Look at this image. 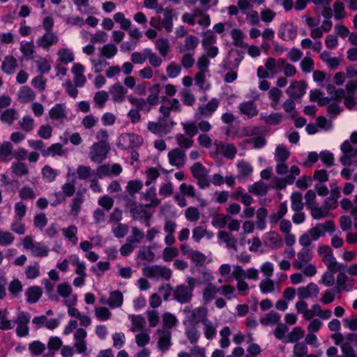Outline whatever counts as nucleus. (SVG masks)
I'll use <instances>...</instances> for the list:
<instances>
[{"mask_svg": "<svg viewBox=\"0 0 357 357\" xmlns=\"http://www.w3.org/2000/svg\"><path fill=\"white\" fill-rule=\"evenodd\" d=\"M313 258V253L310 248H303L297 254L293 261V266L301 271L302 273L308 278H312L317 273V269L314 264H309Z\"/></svg>", "mask_w": 357, "mask_h": 357, "instance_id": "obj_1", "label": "nucleus"}, {"mask_svg": "<svg viewBox=\"0 0 357 357\" xmlns=\"http://www.w3.org/2000/svg\"><path fill=\"white\" fill-rule=\"evenodd\" d=\"M185 282L187 284H181L172 289L173 299L181 304L189 303L192 301L197 280L192 277H188Z\"/></svg>", "mask_w": 357, "mask_h": 357, "instance_id": "obj_2", "label": "nucleus"}, {"mask_svg": "<svg viewBox=\"0 0 357 357\" xmlns=\"http://www.w3.org/2000/svg\"><path fill=\"white\" fill-rule=\"evenodd\" d=\"M167 119L162 116L158 118L157 122L149 121L147 125L148 130L159 137L166 135L172 131L175 125L173 121H168Z\"/></svg>", "mask_w": 357, "mask_h": 357, "instance_id": "obj_3", "label": "nucleus"}, {"mask_svg": "<svg viewBox=\"0 0 357 357\" xmlns=\"http://www.w3.org/2000/svg\"><path fill=\"white\" fill-rule=\"evenodd\" d=\"M142 273L146 278L158 280L160 278L169 280L172 275L171 269L161 265L148 266L142 268Z\"/></svg>", "mask_w": 357, "mask_h": 357, "instance_id": "obj_4", "label": "nucleus"}, {"mask_svg": "<svg viewBox=\"0 0 357 357\" xmlns=\"http://www.w3.org/2000/svg\"><path fill=\"white\" fill-rule=\"evenodd\" d=\"M183 312L186 316V321L195 324H203L205 320L208 319V310L204 306L192 309L191 306L188 305L184 307Z\"/></svg>", "mask_w": 357, "mask_h": 357, "instance_id": "obj_5", "label": "nucleus"}, {"mask_svg": "<svg viewBox=\"0 0 357 357\" xmlns=\"http://www.w3.org/2000/svg\"><path fill=\"white\" fill-rule=\"evenodd\" d=\"M144 142L143 137L135 133H123L118 138L117 146L121 149L138 148Z\"/></svg>", "mask_w": 357, "mask_h": 357, "instance_id": "obj_6", "label": "nucleus"}, {"mask_svg": "<svg viewBox=\"0 0 357 357\" xmlns=\"http://www.w3.org/2000/svg\"><path fill=\"white\" fill-rule=\"evenodd\" d=\"M109 150V146L107 142H96L90 149L89 158L93 162L100 163L106 158Z\"/></svg>", "mask_w": 357, "mask_h": 357, "instance_id": "obj_7", "label": "nucleus"}, {"mask_svg": "<svg viewBox=\"0 0 357 357\" xmlns=\"http://www.w3.org/2000/svg\"><path fill=\"white\" fill-rule=\"evenodd\" d=\"M157 348L162 352L168 351L172 347V332L168 328H158L155 333Z\"/></svg>", "mask_w": 357, "mask_h": 357, "instance_id": "obj_8", "label": "nucleus"}, {"mask_svg": "<svg viewBox=\"0 0 357 357\" xmlns=\"http://www.w3.org/2000/svg\"><path fill=\"white\" fill-rule=\"evenodd\" d=\"M30 319L31 316L27 312L20 311L17 313L13 322L17 325L15 331L18 337H23L29 335Z\"/></svg>", "mask_w": 357, "mask_h": 357, "instance_id": "obj_9", "label": "nucleus"}, {"mask_svg": "<svg viewBox=\"0 0 357 357\" xmlns=\"http://www.w3.org/2000/svg\"><path fill=\"white\" fill-rule=\"evenodd\" d=\"M335 230V223L332 220H328L324 223L317 224L310 228L308 232L313 241H317L320 237L325 236L326 232L333 233Z\"/></svg>", "mask_w": 357, "mask_h": 357, "instance_id": "obj_10", "label": "nucleus"}, {"mask_svg": "<svg viewBox=\"0 0 357 357\" xmlns=\"http://www.w3.org/2000/svg\"><path fill=\"white\" fill-rule=\"evenodd\" d=\"M220 105L218 99L213 98L205 105H201L198 107L195 114V118L197 120H201L203 118H209L217 110Z\"/></svg>", "mask_w": 357, "mask_h": 357, "instance_id": "obj_11", "label": "nucleus"}, {"mask_svg": "<svg viewBox=\"0 0 357 357\" xmlns=\"http://www.w3.org/2000/svg\"><path fill=\"white\" fill-rule=\"evenodd\" d=\"M343 155L340 157V162L345 167L352 164V158L357 156V147L353 145L349 141H344L340 147Z\"/></svg>", "mask_w": 357, "mask_h": 357, "instance_id": "obj_12", "label": "nucleus"}, {"mask_svg": "<svg viewBox=\"0 0 357 357\" xmlns=\"http://www.w3.org/2000/svg\"><path fill=\"white\" fill-rule=\"evenodd\" d=\"M50 119L63 124L68 118V110L64 103L55 104L48 112Z\"/></svg>", "mask_w": 357, "mask_h": 357, "instance_id": "obj_13", "label": "nucleus"}, {"mask_svg": "<svg viewBox=\"0 0 357 357\" xmlns=\"http://www.w3.org/2000/svg\"><path fill=\"white\" fill-rule=\"evenodd\" d=\"M59 41V38L55 32L45 31L37 40V46L45 51H49L51 47L56 45Z\"/></svg>", "mask_w": 357, "mask_h": 357, "instance_id": "obj_14", "label": "nucleus"}, {"mask_svg": "<svg viewBox=\"0 0 357 357\" xmlns=\"http://www.w3.org/2000/svg\"><path fill=\"white\" fill-rule=\"evenodd\" d=\"M181 110V105L178 99L167 98L163 99L162 103L159 109V112L165 118L169 117L171 112H179Z\"/></svg>", "mask_w": 357, "mask_h": 357, "instance_id": "obj_15", "label": "nucleus"}, {"mask_svg": "<svg viewBox=\"0 0 357 357\" xmlns=\"http://www.w3.org/2000/svg\"><path fill=\"white\" fill-rule=\"evenodd\" d=\"M297 26L292 22H284L278 29V36L284 41L292 40L297 36Z\"/></svg>", "mask_w": 357, "mask_h": 357, "instance_id": "obj_16", "label": "nucleus"}, {"mask_svg": "<svg viewBox=\"0 0 357 357\" xmlns=\"http://www.w3.org/2000/svg\"><path fill=\"white\" fill-rule=\"evenodd\" d=\"M307 84L302 80H294L286 90L287 94L294 99H300L305 93Z\"/></svg>", "mask_w": 357, "mask_h": 357, "instance_id": "obj_17", "label": "nucleus"}, {"mask_svg": "<svg viewBox=\"0 0 357 357\" xmlns=\"http://www.w3.org/2000/svg\"><path fill=\"white\" fill-rule=\"evenodd\" d=\"M128 89L120 82H116L109 88V93L114 103H122L126 100Z\"/></svg>", "mask_w": 357, "mask_h": 357, "instance_id": "obj_18", "label": "nucleus"}, {"mask_svg": "<svg viewBox=\"0 0 357 357\" xmlns=\"http://www.w3.org/2000/svg\"><path fill=\"white\" fill-rule=\"evenodd\" d=\"M86 336L87 332L82 328H79L74 333V347L79 354H86Z\"/></svg>", "mask_w": 357, "mask_h": 357, "instance_id": "obj_19", "label": "nucleus"}, {"mask_svg": "<svg viewBox=\"0 0 357 357\" xmlns=\"http://www.w3.org/2000/svg\"><path fill=\"white\" fill-rule=\"evenodd\" d=\"M319 294V287L314 282H310L306 286H302L298 288L297 295L299 299L314 298Z\"/></svg>", "mask_w": 357, "mask_h": 357, "instance_id": "obj_20", "label": "nucleus"}, {"mask_svg": "<svg viewBox=\"0 0 357 357\" xmlns=\"http://www.w3.org/2000/svg\"><path fill=\"white\" fill-rule=\"evenodd\" d=\"M122 172V167L119 164L102 165L97 168L96 174L98 178H102L105 176L111 177L118 176Z\"/></svg>", "mask_w": 357, "mask_h": 357, "instance_id": "obj_21", "label": "nucleus"}, {"mask_svg": "<svg viewBox=\"0 0 357 357\" xmlns=\"http://www.w3.org/2000/svg\"><path fill=\"white\" fill-rule=\"evenodd\" d=\"M347 266L344 264V269L337 271L338 274L336 278L337 291H351L353 287V280H350L345 273Z\"/></svg>", "mask_w": 357, "mask_h": 357, "instance_id": "obj_22", "label": "nucleus"}, {"mask_svg": "<svg viewBox=\"0 0 357 357\" xmlns=\"http://www.w3.org/2000/svg\"><path fill=\"white\" fill-rule=\"evenodd\" d=\"M215 146L216 152L227 159L233 160L237 153V149L234 144L218 142L215 143Z\"/></svg>", "mask_w": 357, "mask_h": 357, "instance_id": "obj_23", "label": "nucleus"}, {"mask_svg": "<svg viewBox=\"0 0 357 357\" xmlns=\"http://www.w3.org/2000/svg\"><path fill=\"white\" fill-rule=\"evenodd\" d=\"M168 159L172 165L180 168L185 165V153L181 149H174L168 153Z\"/></svg>", "mask_w": 357, "mask_h": 357, "instance_id": "obj_24", "label": "nucleus"}, {"mask_svg": "<svg viewBox=\"0 0 357 357\" xmlns=\"http://www.w3.org/2000/svg\"><path fill=\"white\" fill-rule=\"evenodd\" d=\"M18 68L17 59L11 54L6 56L1 65V71L8 75H13Z\"/></svg>", "mask_w": 357, "mask_h": 357, "instance_id": "obj_25", "label": "nucleus"}, {"mask_svg": "<svg viewBox=\"0 0 357 357\" xmlns=\"http://www.w3.org/2000/svg\"><path fill=\"white\" fill-rule=\"evenodd\" d=\"M71 71L73 75V82L75 86H83L86 82V77L84 75L85 71L84 66L79 63H75L72 67Z\"/></svg>", "mask_w": 357, "mask_h": 357, "instance_id": "obj_26", "label": "nucleus"}, {"mask_svg": "<svg viewBox=\"0 0 357 357\" xmlns=\"http://www.w3.org/2000/svg\"><path fill=\"white\" fill-rule=\"evenodd\" d=\"M84 202V196L81 192H77L75 196L69 204V214L77 218L82 210V206Z\"/></svg>", "mask_w": 357, "mask_h": 357, "instance_id": "obj_27", "label": "nucleus"}, {"mask_svg": "<svg viewBox=\"0 0 357 357\" xmlns=\"http://www.w3.org/2000/svg\"><path fill=\"white\" fill-rule=\"evenodd\" d=\"M20 50L22 59L26 61L34 60L36 58V51L33 40L22 42L20 43Z\"/></svg>", "mask_w": 357, "mask_h": 357, "instance_id": "obj_28", "label": "nucleus"}, {"mask_svg": "<svg viewBox=\"0 0 357 357\" xmlns=\"http://www.w3.org/2000/svg\"><path fill=\"white\" fill-rule=\"evenodd\" d=\"M264 244L268 248L276 250L282 248V239L279 234L275 231H269L264 236Z\"/></svg>", "mask_w": 357, "mask_h": 357, "instance_id": "obj_29", "label": "nucleus"}, {"mask_svg": "<svg viewBox=\"0 0 357 357\" xmlns=\"http://www.w3.org/2000/svg\"><path fill=\"white\" fill-rule=\"evenodd\" d=\"M219 293V288L213 283L207 284L202 289V302L204 305L209 304Z\"/></svg>", "mask_w": 357, "mask_h": 357, "instance_id": "obj_30", "label": "nucleus"}, {"mask_svg": "<svg viewBox=\"0 0 357 357\" xmlns=\"http://www.w3.org/2000/svg\"><path fill=\"white\" fill-rule=\"evenodd\" d=\"M238 109L241 114L246 116L249 119L256 116L258 114L256 105L251 100L239 104Z\"/></svg>", "mask_w": 357, "mask_h": 357, "instance_id": "obj_31", "label": "nucleus"}, {"mask_svg": "<svg viewBox=\"0 0 357 357\" xmlns=\"http://www.w3.org/2000/svg\"><path fill=\"white\" fill-rule=\"evenodd\" d=\"M131 326L130 331L134 333L144 331L146 327L145 318L141 314H130L128 316Z\"/></svg>", "mask_w": 357, "mask_h": 357, "instance_id": "obj_32", "label": "nucleus"}, {"mask_svg": "<svg viewBox=\"0 0 357 357\" xmlns=\"http://www.w3.org/2000/svg\"><path fill=\"white\" fill-rule=\"evenodd\" d=\"M36 99V93L28 86L21 87L17 93V100L23 104H27Z\"/></svg>", "mask_w": 357, "mask_h": 357, "instance_id": "obj_33", "label": "nucleus"}, {"mask_svg": "<svg viewBox=\"0 0 357 357\" xmlns=\"http://www.w3.org/2000/svg\"><path fill=\"white\" fill-rule=\"evenodd\" d=\"M218 239L220 243H225L227 248L236 250L237 239L229 232L220 230L217 234Z\"/></svg>", "mask_w": 357, "mask_h": 357, "instance_id": "obj_34", "label": "nucleus"}, {"mask_svg": "<svg viewBox=\"0 0 357 357\" xmlns=\"http://www.w3.org/2000/svg\"><path fill=\"white\" fill-rule=\"evenodd\" d=\"M213 236V233L208 231L206 227L204 225L196 226L192 229V239L197 243H199L204 237L211 239Z\"/></svg>", "mask_w": 357, "mask_h": 357, "instance_id": "obj_35", "label": "nucleus"}, {"mask_svg": "<svg viewBox=\"0 0 357 357\" xmlns=\"http://www.w3.org/2000/svg\"><path fill=\"white\" fill-rule=\"evenodd\" d=\"M70 264L75 267V273L76 275H86V266L84 261H82L79 256L75 254L69 255Z\"/></svg>", "mask_w": 357, "mask_h": 357, "instance_id": "obj_36", "label": "nucleus"}, {"mask_svg": "<svg viewBox=\"0 0 357 357\" xmlns=\"http://www.w3.org/2000/svg\"><path fill=\"white\" fill-rule=\"evenodd\" d=\"M77 231V227L73 225L61 229L63 236L73 245H75L78 243Z\"/></svg>", "mask_w": 357, "mask_h": 357, "instance_id": "obj_37", "label": "nucleus"}, {"mask_svg": "<svg viewBox=\"0 0 357 357\" xmlns=\"http://www.w3.org/2000/svg\"><path fill=\"white\" fill-rule=\"evenodd\" d=\"M321 260L326 266L328 271L332 273H337V271L344 269V264L337 261L333 252Z\"/></svg>", "mask_w": 357, "mask_h": 357, "instance_id": "obj_38", "label": "nucleus"}, {"mask_svg": "<svg viewBox=\"0 0 357 357\" xmlns=\"http://www.w3.org/2000/svg\"><path fill=\"white\" fill-rule=\"evenodd\" d=\"M123 302V294L119 291H111L109 296L106 304L108 305L111 308L120 307Z\"/></svg>", "mask_w": 357, "mask_h": 357, "instance_id": "obj_39", "label": "nucleus"}, {"mask_svg": "<svg viewBox=\"0 0 357 357\" xmlns=\"http://www.w3.org/2000/svg\"><path fill=\"white\" fill-rule=\"evenodd\" d=\"M143 198L149 202L146 204V207H156L160 204V199L157 197L155 188L153 187L143 193Z\"/></svg>", "mask_w": 357, "mask_h": 357, "instance_id": "obj_40", "label": "nucleus"}, {"mask_svg": "<svg viewBox=\"0 0 357 357\" xmlns=\"http://www.w3.org/2000/svg\"><path fill=\"white\" fill-rule=\"evenodd\" d=\"M58 61L64 65H67L73 62L75 56L71 50L67 47H61L57 52Z\"/></svg>", "mask_w": 357, "mask_h": 357, "instance_id": "obj_41", "label": "nucleus"}, {"mask_svg": "<svg viewBox=\"0 0 357 357\" xmlns=\"http://www.w3.org/2000/svg\"><path fill=\"white\" fill-rule=\"evenodd\" d=\"M42 294V289L38 286H32L29 287L25 291L26 301L29 303H36L40 298Z\"/></svg>", "mask_w": 357, "mask_h": 357, "instance_id": "obj_42", "label": "nucleus"}, {"mask_svg": "<svg viewBox=\"0 0 357 357\" xmlns=\"http://www.w3.org/2000/svg\"><path fill=\"white\" fill-rule=\"evenodd\" d=\"M144 238V231L136 227H132L131 228V234L127 237L126 241L137 248Z\"/></svg>", "mask_w": 357, "mask_h": 357, "instance_id": "obj_43", "label": "nucleus"}, {"mask_svg": "<svg viewBox=\"0 0 357 357\" xmlns=\"http://www.w3.org/2000/svg\"><path fill=\"white\" fill-rule=\"evenodd\" d=\"M230 34L233 40V45L235 47L241 48H246L248 47V44L245 43L243 41L245 38V35L240 29H233L231 31Z\"/></svg>", "mask_w": 357, "mask_h": 357, "instance_id": "obj_44", "label": "nucleus"}, {"mask_svg": "<svg viewBox=\"0 0 357 357\" xmlns=\"http://www.w3.org/2000/svg\"><path fill=\"white\" fill-rule=\"evenodd\" d=\"M155 47L160 55L166 57L170 52V44L167 38H160L155 42Z\"/></svg>", "mask_w": 357, "mask_h": 357, "instance_id": "obj_45", "label": "nucleus"}, {"mask_svg": "<svg viewBox=\"0 0 357 357\" xmlns=\"http://www.w3.org/2000/svg\"><path fill=\"white\" fill-rule=\"evenodd\" d=\"M199 44V39L192 35H189L185 38V44L179 48L180 53L194 51Z\"/></svg>", "mask_w": 357, "mask_h": 357, "instance_id": "obj_46", "label": "nucleus"}, {"mask_svg": "<svg viewBox=\"0 0 357 357\" xmlns=\"http://www.w3.org/2000/svg\"><path fill=\"white\" fill-rule=\"evenodd\" d=\"M236 167L238 171L237 177L238 178H243L250 175L253 171L251 165L245 160L239 161L236 165Z\"/></svg>", "mask_w": 357, "mask_h": 357, "instance_id": "obj_47", "label": "nucleus"}, {"mask_svg": "<svg viewBox=\"0 0 357 357\" xmlns=\"http://www.w3.org/2000/svg\"><path fill=\"white\" fill-rule=\"evenodd\" d=\"M8 312L7 309L0 310V329L8 331L13 329L15 326V322L8 319Z\"/></svg>", "mask_w": 357, "mask_h": 357, "instance_id": "obj_48", "label": "nucleus"}, {"mask_svg": "<svg viewBox=\"0 0 357 357\" xmlns=\"http://www.w3.org/2000/svg\"><path fill=\"white\" fill-rule=\"evenodd\" d=\"M65 154L66 151L63 149L62 145L59 143L52 144L43 152L44 157H54L56 155L63 156Z\"/></svg>", "mask_w": 357, "mask_h": 357, "instance_id": "obj_49", "label": "nucleus"}, {"mask_svg": "<svg viewBox=\"0 0 357 357\" xmlns=\"http://www.w3.org/2000/svg\"><path fill=\"white\" fill-rule=\"evenodd\" d=\"M164 18L162 22L163 27L167 33H170L173 29L172 9L167 7L164 10Z\"/></svg>", "mask_w": 357, "mask_h": 357, "instance_id": "obj_50", "label": "nucleus"}, {"mask_svg": "<svg viewBox=\"0 0 357 357\" xmlns=\"http://www.w3.org/2000/svg\"><path fill=\"white\" fill-rule=\"evenodd\" d=\"M43 179L47 183H52L56 180L59 172L58 170L50 165H45L41 170Z\"/></svg>", "mask_w": 357, "mask_h": 357, "instance_id": "obj_51", "label": "nucleus"}, {"mask_svg": "<svg viewBox=\"0 0 357 357\" xmlns=\"http://www.w3.org/2000/svg\"><path fill=\"white\" fill-rule=\"evenodd\" d=\"M326 89L327 93L332 96V100L335 102H341L344 98V90L343 89H336L333 84H328L326 86Z\"/></svg>", "mask_w": 357, "mask_h": 357, "instance_id": "obj_52", "label": "nucleus"}, {"mask_svg": "<svg viewBox=\"0 0 357 357\" xmlns=\"http://www.w3.org/2000/svg\"><path fill=\"white\" fill-rule=\"evenodd\" d=\"M280 320V315L277 312L272 310L260 319V323L263 326H267L278 324Z\"/></svg>", "mask_w": 357, "mask_h": 357, "instance_id": "obj_53", "label": "nucleus"}, {"mask_svg": "<svg viewBox=\"0 0 357 357\" xmlns=\"http://www.w3.org/2000/svg\"><path fill=\"white\" fill-rule=\"evenodd\" d=\"M162 327L161 328H168L169 331L178 324V319L176 316L170 312H165L162 315Z\"/></svg>", "mask_w": 357, "mask_h": 357, "instance_id": "obj_54", "label": "nucleus"}, {"mask_svg": "<svg viewBox=\"0 0 357 357\" xmlns=\"http://www.w3.org/2000/svg\"><path fill=\"white\" fill-rule=\"evenodd\" d=\"M295 308L297 313L302 314L305 320H310L311 312L308 308V304L304 299H299L295 304Z\"/></svg>", "mask_w": 357, "mask_h": 357, "instance_id": "obj_55", "label": "nucleus"}, {"mask_svg": "<svg viewBox=\"0 0 357 357\" xmlns=\"http://www.w3.org/2000/svg\"><path fill=\"white\" fill-rule=\"evenodd\" d=\"M128 100L132 105L137 107L135 109H138L139 112V110H144L149 112L151 110V107L148 106L146 100L144 98H137L130 95L128 96Z\"/></svg>", "mask_w": 357, "mask_h": 357, "instance_id": "obj_56", "label": "nucleus"}, {"mask_svg": "<svg viewBox=\"0 0 357 357\" xmlns=\"http://www.w3.org/2000/svg\"><path fill=\"white\" fill-rule=\"evenodd\" d=\"M229 220V215L223 213H217L212 217L211 224L216 228L222 229L226 226Z\"/></svg>", "mask_w": 357, "mask_h": 357, "instance_id": "obj_57", "label": "nucleus"}, {"mask_svg": "<svg viewBox=\"0 0 357 357\" xmlns=\"http://www.w3.org/2000/svg\"><path fill=\"white\" fill-rule=\"evenodd\" d=\"M18 113L16 109L10 108L7 109L2 112L0 116L1 121L11 126L13 123L17 119Z\"/></svg>", "mask_w": 357, "mask_h": 357, "instance_id": "obj_58", "label": "nucleus"}, {"mask_svg": "<svg viewBox=\"0 0 357 357\" xmlns=\"http://www.w3.org/2000/svg\"><path fill=\"white\" fill-rule=\"evenodd\" d=\"M56 292L57 294L63 298L65 300L70 298L72 296H77L76 295H73V288L71 286L66 283L63 282L57 285L56 287Z\"/></svg>", "mask_w": 357, "mask_h": 357, "instance_id": "obj_59", "label": "nucleus"}, {"mask_svg": "<svg viewBox=\"0 0 357 357\" xmlns=\"http://www.w3.org/2000/svg\"><path fill=\"white\" fill-rule=\"evenodd\" d=\"M38 70L41 74H47L51 70V63L44 56H38L37 59L34 60Z\"/></svg>", "mask_w": 357, "mask_h": 357, "instance_id": "obj_60", "label": "nucleus"}, {"mask_svg": "<svg viewBox=\"0 0 357 357\" xmlns=\"http://www.w3.org/2000/svg\"><path fill=\"white\" fill-rule=\"evenodd\" d=\"M204 326V336L207 340H212L217 333L215 325L210 320L207 319L202 324Z\"/></svg>", "mask_w": 357, "mask_h": 357, "instance_id": "obj_61", "label": "nucleus"}, {"mask_svg": "<svg viewBox=\"0 0 357 357\" xmlns=\"http://www.w3.org/2000/svg\"><path fill=\"white\" fill-rule=\"evenodd\" d=\"M31 255L36 257H45L49 254V249L40 242H36L31 250Z\"/></svg>", "mask_w": 357, "mask_h": 357, "instance_id": "obj_62", "label": "nucleus"}, {"mask_svg": "<svg viewBox=\"0 0 357 357\" xmlns=\"http://www.w3.org/2000/svg\"><path fill=\"white\" fill-rule=\"evenodd\" d=\"M303 195L301 192H295L291 196V207L294 211L299 212L303 208Z\"/></svg>", "mask_w": 357, "mask_h": 357, "instance_id": "obj_63", "label": "nucleus"}, {"mask_svg": "<svg viewBox=\"0 0 357 357\" xmlns=\"http://www.w3.org/2000/svg\"><path fill=\"white\" fill-rule=\"evenodd\" d=\"M176 144L181 149H190L193 146L194 140L192 137L183 134H177L175 137Z\"/></svg>", "mask_w": 357, "mask_h": 357, "instance_id": "obj_64", "label": "nucleus"}]
</instances>
